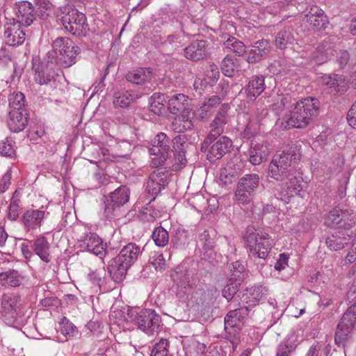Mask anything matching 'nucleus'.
Here are the masks:
<instances>
[{"label":"nucleus","mask_w":356,"mask_h":356,"mask_svg":"<svg viewBox=\"0 0 356 356\" xmlns=\"http://www.w3.org/2000/svg\"><path fill=\"white\" fill-rule=\"evenodd\" d=\"M300 156L295 150L289 148L280 154L275 155L268 165V176L279 182L277 199L289 203L291 197L300 195L302 191L301 178L297 177L296 171L292 167Z\"/></svg>","instance_id":"obj_1"},{"label":"nucleus","mask_w":356,"mask_h":356,"mask_svg":"<svg viewBox=\"0 0 356 356\" xmlns=\"http://www.w3.org/2000/svg\"><path fill=\"white\" fill-rule=\"evenodd\" d=\"M318 111L319 102L317 99L309 97L300 100L293 104L285 115L287 126L296 129L305 128L318 115Z\"/></svg>","instance_id":"obj_2"},{"label":"nucleus","mask_w":356,"mask_h":356,"mask_svg":"<svg viewBox=\"0 0 356 356\" xmlns=\"http://www.w3.org/2000/svg\"><path fill=\"white\" fill-rule=\"evenodd\" d=\"M142 252L139 245L129 243L118 256L108 262V271L115 282L119 283L125 278L128 269L138 260Z\"/></svg>","instance_id":"obj_3"},{"label":"nucleus","mask_w":356,"mask_h":356,"mask_svg":"<svg viewBox=\"0 0 356 356\" xmlns=\"http://www.w3.org/2000/svg\"><path fill=\"white\" fill-rule=\"evenodd\" d=\"M52 51L46 55L47 62L55 63L59 67L67 68L76 63L79 47L68 38H58L52 44Z\"/></svg>","instance_id":"obj_4"},{"label":"nucleus","mask_w":356,"mask_h":356,"mask_svg":"<svg viewBox=\"0 0 356 356\" xmlns=\"http://www.w3.org/2000/svg\"><path fill=\"white\" fill-rule=\"evenodd\" d=\"M243 238L250 255L262 259L267 258L273 246L270 236L267 233L248 226Z\"/></svg>","instance_id":"obj_5"},{"label":"nucleus","mask_w":356,"mask_h":356,"mask_svg":"<svg viewBox=\"0 0 356 356\" xmlns=\"http://www.w3.org/2000/svg\"><path fill=\"white\" fill-rule=\"evenodd\" d=\"M249 307L243 306L231 310L225 317L226 337L232 345V351L237 348L241 341V331L244 321L249 314Z\"/></svg>","instance_id":"obj_6"},{"label":"nucleus","mask_w":356,"mask_h":356,"mask_svg":"<svg viewBox=\"0 0 356 356\" xmlns=\"http://www.w3.org/2000/svg\"><path fill=\"white\" fill-rule=\"evenodd\" d=\"M64 28L76 36H85L89 31L86 17L76 8L65 7L60 18Z\"/></svg>","instance_id":"obj_7"},{"label":"nucleus","mask_w":356,"mask_h":356,"mask_svg":"<svg viewBox=\"0 0 356 356\" xmlns=\"http://www.w3.org/2000/svg\"><path fill=\"white\" fill-rule=\"evenodd\" d=\"M129 315L131 321L147 334L153 335L158 332L161 318L154 310L150 309L133 310Z\"/></svg>","instance_id":"obj_8"},{"label":"nucleus","mask_w":356,"mask_h":356,"mask_svg":"<svg viewBox=\"0 0 356 356\" xmlns=\"http://www.w3.org/2000/svg\"><path fill=\"white\" fill-rule=\"evenodd\" d=\"M258 174L250 173L243 176L238 181L235 191L236 200L238 204H246L253 198L259 184Z\"/></svg>","instance_id":"obj_9"},{"label":"nucleus","mask_w":356,"mask_h":356,"mask_svg":"<svg viewBox=\"0 0 356 356\" xmlns=\"http://www.w3.org/2000/svg\"><path fill=\"white\" fill-rule=\"evenodd\" d=\"M129 190L121 186L106 197L104 214L107 219H112L118 215L120 209L129 200Z\"/></svg>","instance_id":"obj_10"},{"label":"nucleus","mask_w":356,"mask_h":356,"mask_svg":"<svg viewBox=\"0 0 356 356\" xmlns=\"http://www.w3.org/2000/svg\"><path fill=\"white\" fill-rule=\"evenodd\" d=\"M355 325L356 302L348 308L337 325L334 341L338 346H344Z\"/></svg>","instance_id":"obj_11"},{"label":"nucleus","mask_w":356,"mask_h":356,"mask_svg":"<svg viewBox=\"0 0 356 356\" xmlns=\"http://www.w3.org/2000/svg\"><path fill=\"white\" fill-rule=\"evenodd\" d=\"M151 144L149 152L154 156L151 165L156 168L164 163L168 159L170 149V140L165 134L161 132L154 138Z\"/></svg>","instance_id":"obj_12"},{"label":"nucleus","mask_w":356,"mask_h":356,"mask_svg":"<svg viewBox=\"0 0 356 356\" xmlns=\"http://www.w3.org/2000/svg\"><path fill=\"white\" fill-rule=\"evenodd\" d=\"M353 211L339 206L333 208L325 218V224L330 227H350L354 222Z\"/></svg>","instance_id":"obj_13"},{"label":"nucleus","mask_w":356,"mask_h":356,"mask_svg":"<svg viewBox=\"0 0 356 356\" xmlns=\"http://www.w3.org/2000/svg\"><path fill=\"white\" fill-rule=\"evenodd\" d=\"M14 12L15 17L11 19L12 21L28 27L38 17L39 10L33 6L31 3L27 1H22L15 4Z\"/></svg>","instance_id":"obj_14"},{"label":"nucleus","mask_w":356,"mask_h":356,"mask_svg":"<svg viewBox=\"0 0 356 356\" xmlns=\"http://www.w3.org/2000/svg\"><path fill=\"white\" fill-rule=\"evenodd\" d=\"M229 107L227 104H223L218 111L214 119L210 124V131L209 135L204 139L203 144L208 145L211 143L212 140L217 139L223 132L225 126L229 120L228 111Z\"/></svg>","instance_id":"obj_15"},{"label":"nucleus","mask_w":356,"mask_h":356,"mask_svg":"<svg viewBox=\"0 0 356 356\" xmlns=\"http://www.w3.org/2000/svg\"><path fill=\"white\" fill-rule=\"evenodd\" d=\"M79 246L85 250L91 252L100 259L108 254L106 250V243L95 233H88L81 236L79 240Z\"/></svg>","instance_id":"obj_16"},{"label":"nucleus","mask_w":356,"mask_h":356,"mask_svg":"<svg viewBox=\"0 0 356 356\" xmlns=\"http://www.w3.org/2000/svg\"><path fill=\"white\" fill-rule=\"evenodd\" d=\"M26 28L15 21L9 20L5 25L4 38L9 46L22 44L26 39Z\"/></svg>","instance_id":"obj_17"},{"label":"nucleus","mask_w":356,"mask_h":356,"mask_svg":"<svg viewBox=\"0 0 356 356\" xmlns=\"http://www.w3.org/2000/svg\"><path fill=\"white\" fill-rule=\"evenodd\" d=\"M48 214L44 210L30 209L22 214L20 221L25 231H34L41 227Z\"/></svg>","instance_id":"obj_18"},{"label":"nucleus","mask_w":356,"mask_h":356,"mask_svg":"<svg viewBox=\"0 0 356 356\" xmlns=\"http://www.w3.org/2000/svg\"><path fill=\"white\" fill-rule=\"evenodd\" d=\"M212 145L209 149L207 159L211 162L221 159L232 147V141L227 136H221L212 140Z\"/></svg>","instance_id":"obj_19"},{"label":"nucleus","mask_w":356,"mask_h":356,"mask_svg":"<svg viewBox=\"0 0 356 356\" xmlns=\"http://www.w3.org/2000/svg\"><path fill=\"white\" fill-rule=\"evenodd\" d=\"M49 63L44 64L42 63H34L33 70L34 71L33 79L35 83L42 85L53 86L56 82V74L49 67Z\"/></svg>","instance_id":"obj_20"},{"label":"nucleus","mask_w":356,"mask_h":356,"mask_svg":"<svg viewBox=\"0 0 356 356\" xmlns=\"http://www.w3.org/2000/svg\"><path fill=\"white\" fill-rule=\"evenodd\" d=\"M216 234L213 231L204 230L199 234L198 244L204 259H212L215 254Z\"/></svg>","instance_id":"obj_21"},{"label":"nucleus","mask_w":356,"mask_h":356,"mask_svg":"<svg viewBox=\"0 0 356 356\" xmlns=\"http://www.w3.org/2000/svg\"><path fill=\"white\" fill-rule=\"evenodd\" d=\"M20 298L14 294H3L1 298V313L8 319L15 318L17 315Z\"/></svg>","instance_id":"obj_22"},{"label":"nucleus","mask_w":356,"mask_h":356,"mask_svg":"<svg viewBox=\"0 0 356 356\" xmlns=\"http://www.w3.org/2000/svg\"><path fill=\"white\" fill-rule=\"evenodd\" d=\"M207 54V42L204 40H195L184 49V56L193 61L204 59Z\"/></svg>","instance_id":"obj_23"},{"label":"nucleus","mask_w":356,"mask_h":356,"mask_svg":"<svg viewBox=\"0 0 356 356\" xmlns=\"http://www.w3.org/2000/svg\"><path fill=\"white\" fill-rule=\"evenodd\" d=\"M138 98L139 95L134 91L120 88L113 93V104L115 108H127Z\"/></svg>","instance_id":"obj_24"},{"label":"nucleus","mask_w":356,"mask_h":356,"mask_svg":"<svg viewBox=\"0 0 356 356\" xmlns=\"http://www.w3.org/2000/svg\"><path fill=\"white\" fill-rule=\"evenodd\" d=\"M332 44L327 41L321 43L309 57L311 64L321 65L326 63L334 54Z\"/></svg>","instance_id":"obj_25"},{"label":"nucleus","mask_w":356,"mask_h":356,"mask_svg":"<svg viewBox=\"0 0 356 356\" xmlns=\"http://www.w3.org/2000/svg\"><path fill=\"white\" fill-rule=\"evenodd\" d=\"M28 124V114L26 111L13 110L9 111L8 125L13 132H19L24 129Z\"/></svg>","instance_id":"obj_26"},{"label":"nucleus","mask_w":356,"mask_h":356,"mask_svg":"<svg viewBox=\"0 0 356 356\" xmlns=\"http://www.w3.org/2000/svg\"><path fill=\"white\" fill-rule=\"evenodd\" d=\"M305 19L316 29H325L327 22L324 11L316 6L310 8L308 13L305 15Z\"/></svg>","instance_id":"obj_27"},{"label":"nucleus","mask_w":356,"mask_h":356,"mask_svg":"<svg viewBox=\"0 0 356 356\" xmlns=\"http://www.w3.org/2000/svg\"><path fill=\"white\" fill-rule=\"evenodd\" d=\"M265 78L263 75H255L251 77L245 88L248 98L255 100L265 90Z\"/></svg>","instance_id":"obj_28"},{"label":"nucleus","mask_w":356,"mask_h":356,"mask_svg":"<svg viewBox=\"0 0 356 356\" xmlns=\"http://www.w3.org/2000/svg\"><path fill=\"white\" fill-rule=\"evenodd\" d=\"M249 161L253 165H259L267 159L268 152L266 146L260 143L252 141L248 150Z\"/></svg>","instance_id":"obj_29"},{"label":"nucleus","mask_w":356,"mask_h":356,"mask_svg":"<svg viewBox=\"0 0 356 356\" xmlns=\"http://www.w3.org/2000/svg\"><path fill=\"white\" fill-rule=\"evenodd\" d=\"M188 97L184 94H175L168 100V108L172 114H177L179 112L190 113L191 110L188 108Z\"/></svg>","instance_id":"obj_30"},{"label":"nucleus","mask_w":356,"mask_h":356,"mask_svg":"<svg viewBox=\"0 0 356 356\" xmlns=\"http://www.w3.org/2000/svg\"><path fill=\"white\" fill-rule=\"evenodd\" d=\"M152 77L153 72L151 68H139L129 72L126 75V79L128 81L136 85L149 82Z\"/></svg>","instance_id":"obj_31"},{"label":"nucleus","mask_w":356,"mask_h":356,"mask_svg":"<svg viewBox=\"0 0 356 356\" xmlns=\"http://www.w3.org/2000/svg\"><path fill=\"white\" fill-rule=\"evenodd\" d=\"M172 143L175 151V164L179 165V168L185 166L187 161L184 148V144H186L184 138L181 135H178L174 138Z\"/></svg>","instance_id":"obj_32"},{"label":"nucleus","mask_w":356,"mask_h":356,"mask_svg":"<svg viewBox=\"0 0 356 356\" xmlns=\"http://www.w3.org/2000/svg\"><path fill=\"white\" fill-rule=\"evenodd\" d=\"M294 31L291 27L285 28L277 33L275 44L280 49H285L294 43Z\"/></svg>","instance_id":"obj_33"},{"label":"nucleus","mask_w":356,"mask_h":356,"mask_svg":"<svg viewBox=\"0 0 356 356\" xmlns=\"http://www.w3.org/2000/svg\"><path fill=\"white\" fill-rule=\"evenodd\" d=\"M23 280V276L15 270L0 273V284L6 287L19 286Z\"/></svg>","instance_id":"obj_34"},{"label":"nucleus","mask_w":356,"mask_h":356,"mask_svg":"<svg viewBox=\"0 0 356 356\" xmlns=\"http://www.w3.org/2000/svg\"><path fill=\"white\" fill-rule=\"evenodd\" d=\"M33 248L35 254L45 263H49L51 261V256L49 254V243L44 236H40L35 239L33 244Z\"/></svg>","instance_id":"obj_35"},{"label":"nucleus","mask_w":356,"mask_h":356,"mask_svg":"<svg viewBox=\"0 0 356 356\" xmlns=\"http://www.w3.org/2000/svg\"><path fill=\"white\" fill-rule=\"evenodd\" d=\"M296 344L290 337L281 341L276 348L275 356H292L296 349Z\"/></svg>","instance_id":"obj_36"},{"label":"nucleus","mask_w":356,"mask_h":356,"mask_svg":"<svg viewBox=\"0 0 356 356\" xmlns=\"http://www.w3.org/2000/svg\"><path fill=\"white\" fill-rule=\"evenodd\" d=\"M154 244L159 248H164L169 243V234L163 227H156L151 236Z\"/></svg>","instance_id":"obj_37"},{"label":"nucleus","mask_w":356,"mask_h":356,"mask_svg":"<svg viewBox=\"0 0 356 356\" xmlns=\"http://www.w3.org/2000/svg\"><path fill=\"white\" fill-rule=\"evenodd\" d=\"M147 200L149 201L148 204L140 212V218L143 222H152L160 216V212L152 204V201Z\"/></svg>","instance_id":"obj_38"},{"label":"nucleus","mask_w":356,"mask_h":356,"mask_svg":"<svg viewBox=\"0 0 356 356\" xmlns=\"http://www.w3.org/2000/svg\"><path fill=\"white\" fill-rule=\"evenodd\" d=\"M349 243V238L345 236L332 235L327 238L325 243L331 250H340Z\"/></svg>","instance_id":"obj_39"},{"label":"nucleus","mask_w":356,"mask_h":356,"mask_svg":"<svg viewBox=\"0 0 356 356\" xmlns=\"http://www.w3.org/2000/svg\"><path fill=\"white\" fill-rule=\"evenodd\" d=\"M22 207L20 204V193L18 191H15L10 199L9 205L8 218L12 220H15L19 214Z\"/></svg>","instance_id":"obj_40"},{"label":"nucleus","mask_w":356,"mask_h":356,"mask_svg":"<svg viewBox=\"0 0 356 356\" xmlns=\"http://www.w3.org/2000/svg\"><path fill=\"white\" fill-rule=\"evenodd\" d=\"M166 102V97L164 94L154 93L149 99V109L155 114L159 115L162 112L164 102Z\"/></svg>","instance_id":"obj_41"},{"label":"nucleus","mask_w":356,"mask_h":356,"mask_svg":"<svg viewBox=\"0 0 356 356\" xmlns=\"http://www.w3.org/2000/svg\"><path fill=\"white\" fill-rule=\"evenodd\" d=\"M10 111L13 110L26 111L25 108V96L20 92H13L9 96Z\"/></svg>","instance_id":"obj_42"},{"label":"nucleus","mask_w":356,"mask_h":356,"mask_svg":"<svg viewBox=\"0 0 356 356\" xmlns=\"http://www.w3.org/2000/svg\"><path fill=\"white\" fill-rule=\"evenodd\" d=\"M237 64L235 58L227 55L224 58L221 63L222 72L228 77H232L234 74Z\"/></svg>","instance_id":"obj_43"},{"label":"nucleus","mask_w":356,"mask_h":356,"mask_svg":"<svg viewBox=\"0 0 356 356\" xmlns=\"http://www.w3.org/2000/svg\"><path fill=\"white\" fill-rule=\"evenodd\" d=\"M226 48L230 49L238 56L243 55L245 50V45L241 41L237 40L236 38H229L224 43Z\"/></svg>","instance_id":"obj_44"},{"label":"nucleus","mask_w":356,"mask_h":356,"mask_svg":"<svg viewBox=\"0 0 356 356\" xmlns=\"http://www.w3.org/2000/svg\"><path fill=\"white\" fill-rule=\"evenodd\" d=\"M268 292V289L264 286H255L253 289L250 290V295L251 296L250 300L252 302L248 307L254 306L256 305L260 300H261L264 297H265Z\"/></svg>","instance_id":"obj_45"},{"label":"nucleus","mask_w":356,"mask_h":356,"mask_svg":"<svg viewBox=\"0 0 356 356\" xmlns=\"http://www.w3.org/2000/svg\"><path fill=\"white\" fill-rule=\"evenodd\" d=\"M262 59L266 58L271 51V45L267 40H260L254 43L252 46Z\"/></svg>","instance_id":"obj_46"},{"label":"nucleus","mask_w":356,"mask_h":356,"mask_svg":"<svg viewBox=\"0 0 356 356\" xmlns=\"http://www.w3.org/2000/svg\"><path fill=\"white\" fill-rule=\"evenodd\" d=\"M244 266L238 261L232 264L230 267L229 281L241 282L243 280Z\"/></svg>","instance_id":"obj_47"},{"label":"nucleus","mask_w":356,"mask_h":356,"mask_svg":"<svg viewBox=\"0 0 356 356\" xmlns=\"http://www.w3.org/2000/svg\"><path fill=\"white\" fill-rule=\"evenodd\" d=\"M148 179L152 183L155 181L156 184L164 188L167 184V172L163 168H157L149 175Z\"/></svg>","instance_id":"obj_48"},{"label":"nucleus","mask_w":356,"mask_h":356,"mask_svg":"<svg viewBox=\"0 0 356 356\" xmlns=\"http://www.w3.org/2000/svg\"><path fill=\"white\" fill-rule=\"evenodd\" d=\"M190 113H182L181 118L175 124V129L178 132H182L185 131L191 130L193 127V122L189 118Z\"/></svg>","instance_id":"obj_49"},{"label":"nucleus","mask_w":356,"mask_h":356,"mask_svg":"<svg viewBox=\"0 0 356 356\" xmlns=\"http://www.w3.org/2000/svg\"><path fill=\"white\" fill-rule=\"evenodd\" d=\"M171 277L177 283L178 287L184 289V293L190 289L188 274L183 272H175Z\"/></svg>","instance_id":"obj_50"},{"label":"nucleus","mask_w":356,"mask_h":356,"mask_svg":"<svg viewBox=\"0 0 356 356\" xmlns=\"http://www.w3.org/2000/svg\"><path fill=\"white\" fill-rule=\"evenodd\" d=\"M169 342L165 339H161L156 343L151 353V356H168Z\"/></svg>","instance_id":"obj_51"},{"label":"nucleus","mask_w":356,"mask_h":356,"mask_svg":"<svg viewBox=\"0 0 356 356\" xmlns=\"http://www.w3.org/2000/svg\"><path fill=\"white\" fill-rule=\"evenodd\" d=\"M259 131V123L254 120L249 121L242 133L243 137L247 139L254 138Z\"/></svg>","instance_id":"obj_52"},{"label":"nucleus","mask_w":356,"mask_h":356,"mask_svg":"<svg viewBox=\"0 0 356 356\" xmlns=\"http://www.w3.org/2000/svg\"><path fill=\"white\" fill-rule=\"evenodd\" d=\"M35 6L39 10L38 17L46 19L49 11L51 10L52 4L49 0H35Z\"/></svg>","instance_id":"obj_53"},{"label":"nucleus","mask_w":356,"mask_h":356,"mask_svg":"<svg viewBox=\"0 0 356 356\" xmlns=\"http://www.w3.org/2000/svg\"><path fill=\"white\" fill-rule=\"evenodd\" d=\"M14 142L11 138H6L0 142V154L5 156H13L15 154Z\"/></svg>","instance_id":"obj_54"},{"label":"nucleus","mask_w":356,"mask_h":356,"mask_svg":"<svg viewBox=\"0 0 356 356\" xmlns=\"http://www.w3.org/2000/svg\"><path fill=\"white\" fill-rule=\"evenodd\" d=\"M230 282L227 284L222 290V296L225 297L228 301L231 300L236 292L238 291V286L240 285V282H237L235 281H229Z\"/></svg>","instance_id":"obj_55"},{"label":"nucleus","mask_w":356,"mask_h":356,"mask_svg":"<svg viewBox=\"0 0 356 356\" xmlns=\"http://www.w3.org/2000/svg\"><path fill=\"white\" fill-rule=\"evenodd\" d=\"M265 99L266 98L264 97H261L255 104L253 115L255 118V121L259 122L268 113L266 106H264L263 105V102H264Z\"/></svg>","instance_id":"obj_56"},{"label":"nucleus","mask_w":356,"mask_h":356,"mask_svg":"<svg viewBox=\"0 0 356 356\" xmlns=\"http://www.w3.org/2000/svg\"><path fill=\"white\" fill-rule=\"evenodd\" d=\"M145 187V191L147 193V200H150V201H154L156 196L161 192V189L163 188V187L156 184L155 181L152 183L149 179L146 183Z\"/></svg>","instance_id":"obj_57"},{"label":"nucleus","mask_w":356,"mask_h":356,"mask_svg":"<svg viewBox=\"0 0 356 356\" xmlns=\"http://www.w3.org/2000/svg\"><path fill=\"white\" fill-rule=\"evenodd\" d=\"M218 86H220L222 88V90H221V93H220L221 97L218 96V95H213L209 98L207 102H206L204 103L211 109H212L213 108L216 107L218 105H219L221 103L222 98L227 94V90H224V87L221 84H219Z\"/></svg>","instance_id":"obj_58"},{"label":"nucleus","mask_w":356,"mask_h":356,"mask_svg":"<svg viewBox=\"0 0 356 356\" xmlns=\"http://www.w3.org/2000/svg\"><path fill=\"white\" fill-rule=\"evenodd\" d=\"M336 79V85L334 89V94L336 93H343L348 89V83L344 79V77L341 75H335Z\"/></svg>","instance_id":"obj_59"},{"label":"nucleus","mask_w":356,"mask_h":356,"mask_svg":"<svg viewBox=\"0 0 356 356\" xmlns=\"http://www.w3.org/2000/svg\"><path fill=\"white\" fill-rule=\"evenodd\" d=\"M11 184V170H8L0 179V193H5Z\"/></svg>","instance_id":"obj_60"},{"label":"nucleus","mask_w":356,"mask_h":356,"mask_svg":"<svg viewBox=\"0 0 356 356\" xmlns=\"http://www.w3.org/2000/svg\"><path fill=\"white\" fill-rule=\"evenodd\" d=\"M336 74H325L321 76L322 83L328 86V88L330 89V92L333 93L334 89L336 85Z\"/></svg>","instance_id":"obj_61"},{"label":"nucleus","mask_w":356,"mask_h":356,"mask_svg":"<svg viewBox=\"0 0 356 356\" xmlns=\"http://www.w3.org/2000/svg\"><path fill=\"white\" fill-rule=\"evenodd\" d=\"M289 258V257L286 254H280L275 264V269L278 271H281L282 270L286 268V267L288 266Z\"/></svg>","instance_id":"obj_62"},{"label":"nucleus","mask_w":356,"mask_h":356,"mask_svg":"<svg viewBox=\"0 0 356 356\" xmlns=\"http://www.w3.org/2000/svg\"><path fill=\"white\" fill-rule=\"evenodd\" d=\"M211 114V109L208 107L204 103L197 111V116L200 120H205L208 119Z\"/></svg>","instance_id":"obj_63"},{"label":"nucleus","mask_w":356,"mask_h":356,"mask_svg":"<svg viewBox=\"0 0 356 356\" xmlns=\"http://www.w3.org/2000/svg\"><path fill=\"white\" fill-rule=\"evenodd\" d=\"M347 120L350 127L356 129V102L352 105L348 112Z\"/></svg>","instance_id":"obj_64"}]
</instances>
